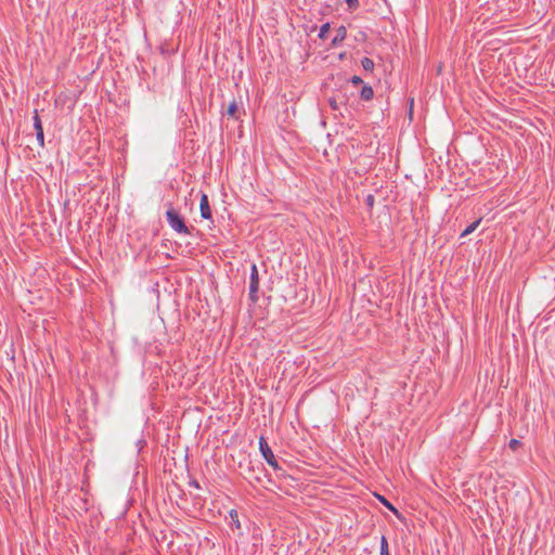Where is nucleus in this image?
Segmentation results:
<instances>
[{
    "label": "nucleus",
    "mask_w": 555,
    "mask_h": 555,
    "mask_svg": "<svg viewBox=\"0 0 555 555\" xmlns=\"http://www.w3.org/2000/svg\"><path fill=\"white\" fill-rule=\"evenodd\" d=\"M166 218L168 224L177 233L185 235L191 234V231L189 227L185 224L183 217L172 206H169V208L167 209Z\"/></svg>",
    "instance_id": "nucleus-1"
},
{
    "label": "nucleus",
    "mask_w": 555,
    "mask_h": 555,
    "mask_svg": "<svg viewBox=\"0 0 555 555\" xmlns=\"http://www.w3.org/2000/svg\"><path fill=\"white\" fill-rule=\"evenodd\" d=\"M259 450L261 452V455L263 456V459L266 460V462L274 469V470H279L281 469V466L279 465L271 448L269 447V444L267 443L264 437H260L259 438Z\"/></svg>",
    "instance_id": "nucleus-2"
},
{
    "label": "nucleus",
    "mask_w": 555,
    "mask_h": 555,
    "mask_svg": "<svg viewBox=\"0 0 555 555\" xmlns=\"http://www.w3.org/2000/svg\"><path fill=\"white\" fill-rule=\"evenodd\" d=\"M258 291H259L258 268L255 263H253L251 269H250V281H249V298L253 302H256L259 299Z\"/></svg>",
    "instance_id": "nucleus-3"
},
{
    "label": "nucleus",
    "mask_w": 555,
    "mask_h": 555,
    "mask_svg": "<svg viewBox=\"0 0 555 555\" xmlns=\"http://www.w3.org/2000/svg\"><path fill=\"white\" fill-rule=\"evenodd\" d=\"M199 210L203 219L210 220L212 218L209 199L205 193H202L201 196Z\"/></svg>",
    "instance_id": "nucleus-4"
},
{
    "label": "nucleus",
    "mask_w": 555,
    "mask_h": 555,
    "mask_svg": "<svg viewBox=\"0 0 555 555\" xmlns=\"http://www.w3.org/2000/svg\"><path fill=\"white\" fill-rule=\"evenodd\" d=\"M346 37H347V28L344 25H341L336 29V35L332 39L331 46L332 47L339 46L346 39Z\"/></svg>",
    "instance_id": "nucleus-5"
},
{
    "label": "nucleus",
    "mask_w": 555,
    "mask_h": 555,
    "mask_svg": "<svg viewBox=\"0 0 555 555\" xmlns=\"http://www.w3.org/2000/svg\"><path fill=\"white\" fill-rule=\"evenodd\" d=\"M240 114H241L240 108H238V106H237V104H236L235 100H233V101L229 104V106H228V108H227V115H228L229 117L234 118V119H238V118H240Z\"/></svg>",
    "instance_id": "nucleus-6"
},
{
    "label": "nucleus",
    "mask_w": 555,
    "mask_h": 555,
    "mask_svg": "<svg viewBox=\"0 0 555 555\" xmlns=\"http://www.w3.org/2000/svg\"><path fill=\"white\" fill-rule=\"evenodd\" d=\"M360 96L363 101H370L374 96L373 88L369 85H364L361 89Z\"/></svg>",
    "instance_id": "nucleus-7"
},
{
    "label": "nucleus",
    "mask_w": 555,
    "mask_h": 555,
    "mask_svg": "<svg viewBox=\"0 0 555 555\" xmlns=\"http://www.w3.org/2000/svg\"><path fill=\"white\" fill-rule=\"evenodd\" d=\"M229 516L231 518L230 527L232 529L240 530L241 529V522H240V519H238L237 511L236 509H231L229 512Z\"/></svg>",
    "instance_id": "nucleus-8"
},
{
    "label": "nucleus",
    "mask_w": 555,
    "mask_h": 555,
    "mask_svg": "<svg viewBox=\"0 0 555 555\" xmlns=\"http://www.w3.org/2000/svg\"><path fill=\"white\" fill-rule=\"evenodd\" d=\"M361 65L365 72L372 73L374 69V62L370 57H363L361 60Z\"/></svg>",
    "instance_id": "nucleus-9"
},
{
    "label": "nucleus",
    "mask_w": 555,
    "mask_h": 555,
    "mask_svg": "<svg viewBox=\"0 0 555 555\" xmlns=\"http://www.w3.org/2000/svg\"><path fill=\"white\" fill-rule=\"evenodd\" d=\"M380 555H390L388 540L385 535L380 538Z\"/></svg>",
    "instance_id": "nucleus-10"
},
{
    "label": "nucleus",
    "mask_w": 555,
    "mask_h": 555,
    "mask_svg": "<svg viewBox=\"0 0 555 555\" xmlns=\"http://www.w3.org/2000/svg\"><path fill=\"white\" fill-rule=\"evenodd\" d=\"M481 219H478L476 221H474L473 223H470L461 234L462 237L473 233L476 228L478 227V224L480 223Z\"/></svg>",
    "instance_id": "nucleus-11"
},
{
    "label": "nucleus",
    "mask_w": 555,
    "mask_h": 555,
    "mask_svg": "<svg viewBox=\"0 0 555 555\" xmlns=\"http://www.w3.org/2000/svg\"><path fill=\"white\" fill-rule=\"evenodd\" d=\"M34 128H35L36 132L40 131V129H43L42 124H41V119H40V117L38 115V111L37 109H35V112H34Z\"/></svg>",
    "instance_id": "nucleus-12"
},
{
    "label": "nucleus",
    "mask_w": 555,
    "mask_h": 555,
    "mask_svg": "<svg viewBox=\"0 0 555 555\" xmlns=\"http://www.w3.org/2000/svg\"><path fill=\"white\" fill-rule=\"evenodd\" d=\"M345 2L348 5L349 12H354L360 7L359 0H345Z\"/></svg>",
    "instance_id": "nucleus-13"
},
{
    "label": "nucleus",
    "mask_w": 555,
    "mask_h": 555,
    "mask_svg": "<svg viewBox=\"0 0 555 555\" xmlns=\"http://www.w3.org/2000/svg\"><path fill=\"white\" fill-rule=\"evenodd\" d=\"M330 28H331L330 23H325V24H323V25L320 27L319 38H320V39H325V38H326V34L328 33Z\"/></svg>",
    "instance_id": "nucleus-14"
},
{
    "label": "nucleus",
    "mask_w": 555,
    "mask_h": 555,
    "mask_svg": "<svg viewBox=\"0 0 555 555\" xmlns=\"http://www.w3.org/2000/svg\"><path fill=\"white\" fill-rule=\"evenodd\" d=\"M379 498V501L387 507L389 508L391 512H393L396 515H398V509L388 501L386 500L384 496H378Z\"/></svg>",
    "instance_id": "nucleus-15"
},
{
    "label": "nucleus",
    "mask_w": 555,
    "mask_h": 555,
    "mask_svg": "<svg viewBox=\"0 0 555 555\" xmlns=\"http://www.w3.org/2000/svg\"><path fill=\"white\" fill-rule=\"evenodd\" d=\"M36 139L41 147L44 145V133L43 129H40V131L36 132Z\"/></svg>",
    "instance_id": "nucleus-16"
},
{
    "label": "nucleus",
    "mask_w": 555,
    "mask_h": 555,
    "mask_svg": "<svg viewBox=\"0 0 555 555\" xmlns=\"http://www.w3.org/2000/svg\"><path fill=\"white\" fill-rule=\"evenodd\" d=\"M521 446V442L518 439H511L508 442V448L513 451H516Z\"/></svg>",
    "instance_id": "nucleus-17"
},
{
    "label": "nucleus",
    "mask_w": 555,
    "mask_h": 555,
    "mask_svg": "<svg viewBox=\"0 0 555 555\" xmlns=\"http://www.w3.org/2000/svg\"><path fill=\"white\" fill-rule=\"evenodd\" d=\"M328 105L333 111H337L339 108V104L336 98L332 96L328 99Z\"/></svg>",
    "instance_id": "nucleus-18"
},
{
    "label": "nucleus",
    "mask_w": 555,
    "mask_h": 555,
    "mask_svg": "<svg viewBox=\"0 0 555 555\" xmlns=\"http://www.w3.org/2000/svg\"><path fill=\"white\" fill-rule=\"evenodd\" d=\"M374 203H375V197L373 194H369L366 197H365V204L366 206L372 209L373 206H374Z\"/></svg>",
    "instance_id": "nucleus-19"
},
{
    "label": "nucleus",
    "mask_w": 555,
    "mask_h": 555,
    "mask_svg": "<svg viewBox=\"0 0 555 555\" xmlns=\"http://www.w3.org/2000/svg\"><path fill=\"white\" fill-rule=\"evenodd\" d=\"M350 82L354 86H359V85L363 83V80L360 76L354 75L350 78Z\"/></svg>",
    "instance_id": "nucleus-20"
},
{
    "label": "nucleus",
    "mask_w": 555,
    "mask_h": 555,
    "mask_svg": "<svg viewBox=\"0 0 555 555\" xmlns=\"http://www.w3.org/2000/svg\"><path fill=\"white\" fill-rule=\"evenodd\" d=\"M189 485H190L191 487L196 488V489H199V488H201L199 482H198L196 479H192V480L189 482Z\"/></svg>",
    "instance_id": "nucleus-21"
},
{
    "label": "nucleus",
    "mask_w": 555,
    "mask_h": 555,
    "mask_svg": "<svg viewBox=\"0 0 555 555\" xmlns=\"http://www.w3.org/2000/svg\"><path fill=\"white\" fill-rule=\"evenodd\" d=\"M251 477H253L256 481H258V482H260V481H261L260 477H258V476H251Z\"/></svg>",
    "instance_id": "nucleus-22"
},
{
    "label": "nucleus",
    "mask_w": 555,
    "mask_h": 555,
    "mask_svg": "<svg viewBox=\"0 0 555 555\" xmlns=\"http://www.w3.org/2000/svg\"><path fill=\"white\" fill-rule=\"evenodd\" d=\"M254 472H255V469L253 467H249V473L253 474Z\"/></svg>",
    "instance_id": "nucleus-23"
}]
</instances>
